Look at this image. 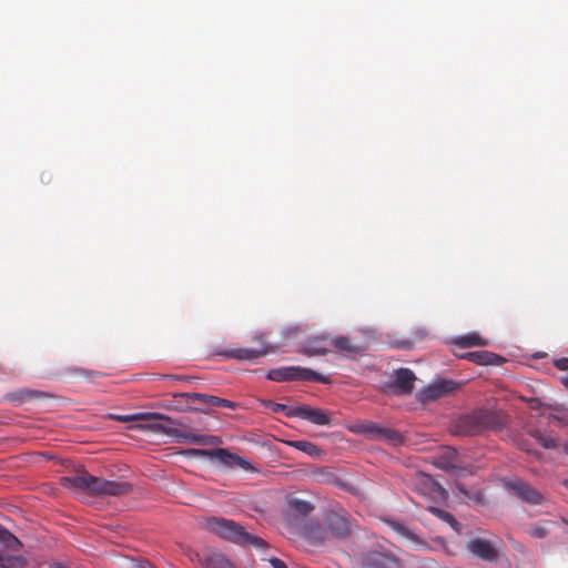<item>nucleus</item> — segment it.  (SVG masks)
Segmentation results:
<instances>
[{
	"label": "nucleus",
	"mask_w": 568,
	"mask_h": 568,
	"mask_svg": "<svg viewBox=\"0 0 568 568\" xmlns=\"http://www.w3.org/2000/svg\"><path fill=\"white\" fill-rule=\"evenodd\" d=\"M288 508L302 516H306L314 510L312 503L305 499L292 497L287 500Z\"/></svg>",
	"instance_id": "25"
},
{
	"label": "nucleus",
	"mask_w": 568,
	"mask_h": 568,
	"mask_svg": "<svg viewBox=\"0 0 568 568\" xmlns=\"http://www.w3.org/2000/svg\"><path fill=\"white\" fill-rule=\"evenodd\" d=\"M503 424L496 412L478 408L460 416L454 425V433L459 436H475L487 429H499Z\"/></svg>",
	"instance_id": "3"
},
{
	"label": "nucleus",
	"mask_w": 568,
	"mask_h": 568,
	"mask_svg": "<svg viewBox=\"0 0 568 568\" xmlns=\"http://www.w3.org/2000/svg\"><path fill=\"white\" fill-rule=\"evenodd\" d=\"M435 562L433 560H426L422 565L413 568H434Z\"/></svg>",
	"instance_id": "40"
},
{
	"label": "nucleus",
	"mask_w": 568,
	"mask_h": 568,
	"mask_svg": "<svg viewBox=\"0 0 568 568\" xmlns=\"http://www.w3.org/2000/svg\"><path fill=\"white\" fill-rule=\"evenodd\" d=\"M185 396H187L190 398H193V399H196L200 403H203V404H205L207 406H211V407H216L217 399H219L217 396L200 394V393L185 394Z\"/></svg>",
	"instance_id": "33"
},
{
	"label": "nucleus",
	"mask_w": 568,
	"mask_h": 568,
	"mask_svg": "<svg viewBox=\"0 0 568 568\" xmlns=\"http://www.w3.org/2000/svg\"><path fill=\"white\" fill-rule=\"evenodd\" d=\"M62 486L92 496H124L132 491V486L123 480H106L79 469L73 475L61 478Z\"/></svg>",
	"instance_id": "1"
},
{
	"label": "nucleus",
	"mask_w": 568,
	"mask_h": 568,
	"mask_svg": "<svg viewBox=\"0 0 568 568\" xmlns=\"http://www.w3.org/2000/svg\"><path fill=\"white\" fill-rule=\"evenodd\" d=\"M555 526V521L551 520H540L534 524L529 529V535L534 538H545L550 532L551 528Z\"/></svg>",
	"instance_id": "26"
},
{
	"label": "nucleus",
	"mask_w": 568,
	"mask_h": 568,
	"mask_svg": "<svg viewBox=\"0 0 568 568\" xmlns=\"http://www.w3.org/2000/svg\"><path fill=\"white\" fill-rule=\"evenodd\" d=\"M49 397L50 395L48 393L29 388H21L8 395L10 402L19 403L36 402Z\"/></svg>",
	"instance_id": "20"
},
{
	"label": "nucleus",
	"mask_w": 568,
	"mask_h": 568,
	"mask_svg": "<svg viewBox=\"0 0 568 568\" xmlns=\"http://www.w3.org/2000/svg\"><path fill=\"white\" fill-rule=\"evenodd\" d=\"M131 568H154V566H152L150 562L145 561V562L132 564Z\"/></svg>",
	"instance_id": "39"
},
{
	"label": "nucleus",
	"mask_w": 568,
	"mask_h": 568,
	"mask_svg": "<svg viewBox=\"0 0 568 568\" xmlns=\"http://www.w3.org/2000/svg\"><path fill=\"white\" fill-rule=\"evenodd\" d=\"M324 524L328 531L337 539H346L352 532V523L348 513L343 509H331L324 516Z\"/></svg>",
	"instance_id": "7"
},
{
	"label": "nucleus",
	"mask_w": 568,
	"mask_h": 568,
	"mask_svg": "<svg viewBox=\"0 0 568 568\" xmlns=\"http://www.w3.org/2000/svg\"><path fill=\"white\" fill-rule=\"evenodd\" d=\"M503 485L506 490L526 504L541 505L545 501V496L540 491L521 479H504Z\"/></svg>",
	"instance_id": "8"
},
{
	"label": "nucleus",
	"mask_w": 568,
	"mask_h": 568,
	"mask_svg": "<svg viewBox=\"0 0 568 568\" xmlns=\"http://www.w3.org/2000/svg\"><path fill=\"white\" fill-rule=\"evenodd\" d=\"M307 537L314 542L321 544L324 541V532L322 531L320 524H310L307 527Z\"/></svg>",
	"instance_id": "34"
},
{
	"label": "nucleus",
	"mask_w": 568,
	"mask_h": 568,
	"mask_svg": "<svg viewBox=\"0 0 568 568\" xmlns=\"http://www.w3.org/2000/svg\"><path fill=\"white\" fill-rule=\"evenodd\" d=\"M454 343H455V345H457L462 348L488 345V342L477 333H468V334L458 336L455 338Z\"/></svg>",
	"instance_id": "22"
},
{
	"label": "nucleus",
	"mask_w": 568,
	"mask_h": 568,
	"mask_svg": "<svg viewBox=\"0 0 568 568\" xmlns=\"http://www.w3.org/2000/svg\"><path fill=\"white\" fill-rule=\"evenodd\" d=\"M355 434L365 436L371 440H382L393 446L403 444V435L396 429L383 427L374 422L364 420L351 427Z\"/></svg>",
	"instance_id": "5"
},
{
	"label": "nucleus",
	"mask_w": 568,
	"mask_h": 568,
	"mask_svg": "<svg viewBox=\"0 0 568 568\" xmlns=\"http://www.w3.org/2000/svg\"><path fill=\"white\" fill-rule=\"evenodd\" d=\"M216 407H225V408L234 409L236 407V403L219 397Z\"/></svg>",
	"instance_id": "36"
},
{
	"label": "nucleus",
	"mask_w": 568,
	"mask_h": 568,
	"mask_svg": "<svg viewBox=\"0 0 568 568\" xmlns=\"http://www.w3.org/2000/svg\"><path fill=\"white\" fill-rule=\"evenodd\" d=\"M467 549L484 561L494 562L498 559L497 547L491 541L480 537L470 539L467 542Z\"/></svg>",
	"instance_id": "13"
},
{
	"label": "nucleus",
	"mask_w": 568,
	"mask_h": 568,
	"mask_svg": "<svg viewBox=\"0 0 568 568\" xmlns=\"http://www.w3.org/2000/svg\"><path fill=\"white\" fill-rule=\"evenodd\" d=\"M332 345L336 347L339 351L347 352V353H358L362 351L359 346H356L352 343V341L348 337L339 336L334 339H332Z\"/></svg>",
	"instance_id": "28"
},
{
	"label": "nucleus",
	"mask_w": 568,
	"mask_h": 568,
	"mask_svg": "<svg viewBox=\"0 0 568 568\" xmlns=\"http://www.w3.org/2000/svg\"><path fill=\"white\" fill-rule=\"evenodd\" d=\"M296 449L306 453L310 456H317L321 449L317 445L308 440H296L292 444Z\"/></svg>",
	"instance_id": "31"
},
{
	"label": "nucleus",
	"mask_w": 568,
	"mask_h": 568,
	"mask_svg": "<svg viewBox=\"0 0 568 568\" xmlns=\"http://www.w3.org/2000/svg\"><path fill=\"white\" fill-rule=\"evenodd\" d=\"M131 428L136 429H149L154 433H162L166 435L174 436L179 442L191 443L196 445H215L220 444L221 439L217 436L211 435H197L186 430H179L175 428H171L162 423H150L146 425H135Z\"/></svg>",
	"instance_id": "4"
},
{
	"label": "nucleus",
	"mask_w": 568,
	"mask_h": 568,
	"mask_svg": "<svg viewBox=\"0 0 568 568\" xmlns=\"http://www.w3.org/2000/svg\"><path fill=\"white\" fill-rule=\"evenodd\" d=\"M457 453L455 449H445L435 462V465L440 469H454L457 467Z\"/></svg>",
	"instance_id": "23"
},
{
	"label": "nucleus",
	"mask_w": 568,
	"mask_h": 568,
	"mask_svg": "<svg viewBox=\"0 0 568 568\" xmlns=\"http://www.w3.org/2000/svg\"><path fill=\"white\" fill-rule=\"evenodd\" d=\"M440 544H442L443 549L447 551L444 541H440Z\"/></svg>",
	"instance_id": "46"
},
{
	"label": "nucleus",
	"mask_w": 568,
	"mask_h": 568,
	"mask_svg": "<svg viewBox=\"0 0 568 568\" xmlns=\"http://www.w3.org/2000/svg\"><path fill=\"white\" fill-rule=\"evenodd\" d=\"M555 365L557 368H559L561 371H567L568 369V358H566V357L559 358L555 362Z\"/></svg>",
	"instance_id": "38"
},
{
	"label": "nucleus",
	"mask_w": 568,
	"mask_h": 568,
	"mask_svg": "<svg viewBox=\"0 0 568 568\" xmlns=\"http://www.w3.org/2000/svg\"><path fill=\"white\" fill-rule=\"evenodd\" d=\"M205 528L219 537L241 546H251L257 549L267 547V542L258 536L247 532L243 526L232 519L209 517Z\"/></svg>",
	"instance_id": "2"
},
{
	"label": "nucleus",
	"mask_w": 568,
	"mask_h": 568,
	"mask_svg": "<svg viewBox=\"0 0 568 568\" xmlns=\"http://www.w3.org/2000/svg\"><path fill=\"white\" fill-rule=\"evenodd\" d=\"M562 485L568 489V479H565V480L562 481Z\"/></svg>",
	"instance_id": "45"
},
{
	"label": "nucleus",
	"mask_w": 568,
	"mask_h": 568,
	"mask_svg": "<svg viewBox=\"0 0 568 568\" xmlns=\"http://www.w3.org/2000/svg\"><path fill=\"white\" fill-rule=\"evenodd\" d=\"M528 434L535 438L540 446L546 449H556L558 447L557 438L552 437L550 434L542 432L541 429H531Z\"/></svg>",
	"instance_id": "24"
},
{
	"label": "nucleus",
	"mask_w": 568,
	"mask_h": 568,
	"mask_svg": "<svg viewBox=\"0 0 568 568\" xmlns=\"http://www.w3.org/2000/svg\"><path fill=\"white\" fill-rule=\"evenodd\" d=\"M288 414L295 415V417H300L302 419H306L315 425L326 426L331 425L332 423L329 413L321 408H314L307 405L297 406L294 409H291Z\"/></svg>",
	"instance_id": "15"
},
{
	"label": "nucleus",
	"mask_w": 568,
	"mask_h": 568,
	"mask_svg": "<svg viewBox=\"0 0 568 568\" xmlns=\"http://www.w3.org/2000/svg\"><path fill=\"white\" fill-rule=\"evenodd\" d=\"M267 379L273 382L312 381L323 384L329 383V378L320 373L301 366H284L268 371Z\"/></svg>",
	"instance_id": "6"
},
{
	"label": "nucleus",
	"mask_w": 568,
	"mask_h": 568,
	"mask_svg": "<svg viewBox=\"0 0 568 568\" xmlns=\"http://www.w3.org/2000/svg\"><path fill=\"white\" fill-rule=\"evenodd\" d=\"M268 562L272 566V568H287L286 564L282 559L276 557L271 558Z\"/></svg>",
	"instance_id": "37"
},
{
	"label": "nucleus",
	"mask_w": 568,
	"mask_h": 568,
	"mask_svg": "<svg viewBox=\"0 0 568 568\" xmlns=\"http://www.w3.org/2000/svg\"><path fill=\"white\" fill-rule=\"evenodd\" d=\"M204 568H235L234 565L221 552L212 551L203 560Z\"/></svg>",
	"instance_id": "21"
},
{
	"label": "nucleus",
	"mask_w": 568,
	"mask_h": 568,
	"mask_svg": "<svg viewBox=\"0 0 568 568\" xmlns=\"http://www.w3.org/2000/svg\"><path fill=\"white\" fill-rule=\"evenodd\" d=\"M256 342H258L260 347L257 348H248V347H239V348H227L219 354L229 357V358H235L239 361H255L261 356H264L268 353H272L275 351V348L271 345H268L262 337H256Z\"/></svg>",
	"instance_id": "10"
},
{
	"label": "nucleus",
	"mask_w": 568,
	"mask_h": 568,
	"mask_svg": "<svg viewBox=\"0 0 568 568\" xmlns=\"http://www.w3.org/2000/svg\"><path fill=\"white\" fill-rule=\"evenodd\" d=\"M564 452L568 455V443L564 445Z\"/></svg>",
	"instance_id": "44"
},
{
	"label": "nucleus",
	"mask_w": 568,
	"mask_h": 568,
	"mask_svg": "<svg viewBox=\"0 0 568 568\" xmlns=\"http://www.w3.org/2000/svg\"><path fill=\"white\" fill-rule=\"evenodd\" d=\"M459 385L454 381L443 379L426 387L419 393V400L423 403L436 400L458 389Z\"/></svg>",
	"instance_id": "14"
},
{
	"label": "nucleus",
	"mask_w": 568,
	"mask_h": 568,
	"mask_svg": "<svg viewBox=\"0 0 568 568\" xmlns=\"http://www.w3.org/2000/svg\"><path fill=\"white\" fill-rule=\"evenodd\" d=\"M428 510L433 515H435L437 518L447 523L456 531L459 530L460 524L456 520V518L449 511H446V510L437 508V507H429Z\"/></svg>",
	"instance_id": "27"
},
{
	"label": "nucleus",
	"mask_w": 568,
	"mask_h": 568,
	"mask_svg": "<svg viewBox=\"0 0 568 568\" xmlns=\"http://www.w3.org/2000/svg\"><path fill=\"white\" fill-rule=\"evenodd\" d=\"M329 346H332V339L327 336H312L305 341L301 352L307 356L324 355L328 352Z\"/></svg>",
	"instance_id": "16"
},
{
	"label": "nucleus",
	"mask_w": 568,
	"mask_h": 568,
	"mask_svg": "<svg viewBox=\"0 0 568 568\" xmlns=\"http://www.w3.org/2000/svg\"><path fill=\"white\" fill-rule=\"evenodd\" d=\"M63 374L67 375V376H70V377H85V378H92V377L101 376V373H99V372L87 371L84 368L77 367V366L67 367L64 369Z\"/></svg>",
	"instance_id": "29"
},
{
	"label": "nucleus",
	"mask_w": 568,
	"mask_h": 568,
	"mask_svg": "<svg viewBox=\"0 0 568 568\" xmlns=\"http://www.w3.org/2000/svg\"><path fill=\"white\" fill-rule=\"evenodd\" d=\"M0 541L4 542L8 547H11L13 544H20L19 540L4 527L0 525Z\"/></svg>",
	"instance_id": "35"
},
{
	"label": "nucleus",
	"mask_w": 568,
	"mask_h": 568,
	"mask_svg": "<svg viewBox=\"0 0 568 568\" xmlns=\"http://www.w3.org/2000/svg\"><path fill=\"white\" fill-rule=\"evenodd\" d=\"M460 357L478 365H499L504 362L501 356L488 351L468 352Z\"/></svg>",
	"instance_id": "17"
},
{
	"label": "nucleus",
	"mask_w": 568,
	"mask_h": 568,
	"mask_svg": "<svg viewBox=\"0 0 568 568\" xmlns=\"http://www.w3.org/2000/svg\"><path fill=\"white\" fill-rule=\"evenodd\" d=\"M456 489L463 494L464 496L468 497V491L465 489V487L462 484L456 485Z\"/></svg>",
	"instance_id": "41"
},
{
	"label": "nucleus",
	"mask_w": 568,
	"mask_h": 568,
	"mask_svg": "<svg viewBox=\"0 0 568 568\" xmlns=\"http://www.w3.org/2000/svg\"><path fill=\"white\" fill-rule=\"evenodd\" d=\"M562 384L568 388V377L562 378Z\"/></svg>",
	"instance_id": "43"
},
{
	"label": "nucleus",
	"mask_w": 568,
	"mask_h": 568,
	"mask_svg": "<svg viewBox=\"0 0 568 568\" xmlns=\"http://www.w3.org/2000/svg\"><path fill=\"white\" fill-rule=\"evenodd\" d=\"M191 453L194 456H209L211 458L219 460L222 465L230 468L237 467L244 470H254V467L247 459L242 458L241 456L231 453L225 448H216L212 450L193 449Z\"/></svg>",
	"instance_id": "9"
},
{
	"label": "nucleus",
	"mask_w": 568,
	"mask_h": 568,
	"mask_svg": "<svg viewBox=\"0 0 568 568\" xmlns=\"http://www.w3.org/2000/svg\"><path fill=\"white\" fill-rule=\"evenodd\" d=\"M110 418L113 420L126 423V422H134V420H162L166 424H173V420L171 417L160 414V413H136L131 415H115L111 414Z\"/></svg>",
	"instance_id": "18"
},
{
	"label": "nucleus",
	"mask_w": 568,
	"mask_h": 568,
	"mask_svg": "<svg viewBox=\"0 0 568 568\" xmlns=\"http://www.w3.org/2000/svg\"><path fill=\"white\" fill-rule=\"evenodd\" d=\"M263 405L266 408H270L273 413H281L283 412L285 416L287 417H295V415L288 414L291 409H294L295 407H290L284 404L275 403L270 399L263 400Z\"/></svg>",
	"instance_id": "32"
},
{
	"label": "nucleus",
	"mask_w": 568,
	"mask_h": 568,
	"mask_svg": "<svg viewBox=\"0 0 568 568\" xmlns=\"http://www.w3.org/2000/svg\"><path fill=\"white\" fill-rule=\"evenodd\" d=\"M26 560L21 556H4L0 552V567L2 568H23Z\"/></svg>",
	"instance_id": "30"
},
{
	"label": "nucleus",
	"mask_w": 568,
	"mask_h": 568,
	"mask_svg": "<svg viewBox=\"0 0 568 568\" xmlns=\"http://www.w3.org/2000/svg\"><path fill=\"white\" fill-rule=\"evenodd\" d=\"M561 520L565 525H568V515L567 516H562L561 517Z\"/></svg>",
	"instance_id": "42"
},
{
	"label": "nucleus",
	"mask_w": 568,
	"mask_h": 568,
	"mask_svg": "<svg viewBox=\"0 0 568 568\" xmlns=\"http://www.w3.org/2000/svg\"><path fill=\"white\" fill-rule=\"evenodd\" d=\"M362 568H400L399 560L389 554L367 551L359 558Z\"/></svg>",
	"instance_id": "11"
},
{
	"label": "nucleus",
	"mask_w": 568,
	"mask_h": 568,
	"mask_svg": "<svg viewBox=\"0 0 568 568\" xmlns=\"http://www.w3.org/2000/svg\"><path fill=\"white\" fill-rule=\"evenodd\" d=\"M387 523L395 532H397L399 536L414 544L416 547L422 549H430V547L405 524L395 520H389Z\"/></svg>",
	"instance_id": "19"
},
{
	"label": "nucleus",
	"mask_w": 568,
	"mask_h": 568,
	"mask_svg": "<svg viewBox=\"0 0 568 568\" xmlns=\"http://www.w3.org/2000/svg\"><path fill=\"white\" fill-rule=\"evenodd\" d=\"M416 376L409 368L394 371V381L387 386L396 395H409L414 389Z\"/></svg>",
	"instance_id": "12"
}]
</instances>
